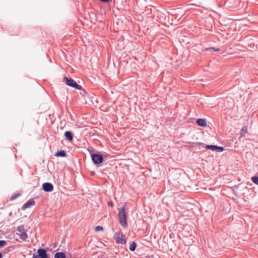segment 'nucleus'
Masks as SVG:
<instances>
[{"mask_svg":"<svg viewBox=\"0 0 258 258\" xmlns=\"http://www.w3.org/2000/svg\"><path fill=\"white\" fill-rule=\"evenodd\" d=\"M42 189L45 192H51L53 190L54 186L50 182H44L42 185Z\"/></svg>","mask_w":258,"mask_h":258,"instance_id":"0eeeda50","label":"nucleus"},{"mask_svg":"<svg viewBox=\"0 0 258 258\" xmlns=\"http://www.w3.org/2000/svg\"><path fill=\"white\" fill-rule=\"evenodd\" d=\"M103 230V228L102 226H97L95 228V230L96 231H102Z\"/></svg>","mask_w":258,"mask_h":258,"instance_id":"6ab92c4d","label":"nucleus"},{"mask_svg":"<svg viewBox=\"0 0 258 258\" xmlns=\"http://www.w3.org/2000/svg\"><path fill=\"white\" fill-rule=\"evenodd\" d=\"M17 231L18 233L17 234L19 236V238L25 241L27 239L28 235L27 234V230L25 229L24 225H22L18 226Z\"/></svg>","mask_w":258,"mask_h":258,"instance_id":"7ed1b4c3","label":"nucleus"},{"mask_svg":"<svg viewBox=\"0 0 258 258\" xmlns=\"http://www.w3.org/2000/svg\"><path fill=\"white\" fill-rule=\"evenodd\" d=\"M91 154V157L92 162L95 165H98L102 163L103 161V157L102 155L99 153Z\"/></svg>","mask_w":258,"mask_h":258,"instance_id":"20e7f679","label":"nucleus"},{"mask_svg":"<svg viewBox=\"0 0 258 258\" xmlns=\"http://www.w3.org/2000/svg\"><path fill=\"white\" fill-rule=\"evenodd\" d=\"M100 2H102V3H107L108 2L110 1V0H100Z\"/></svg>","mask_w":258,"mask_h":258,"instance_id":"4be33fe9","label":"nucleus"},{"mask_svg":"<svg viewBox=\"0 0 258 258\" xmlns=\"http://www.w3.org/2000/svg\"><path fill=\"white\" fill-rule=\"evenodd\" d=\"M247 133V128L246 126H243L240 131V135L241 136H244Z\"/></svg>","mask_w":258,"mask_h":258,"instance_id":"4468645a","label":"nucleus"},{"mask_svg":"<svg viewBox=\"0 0 258 258\" xmlns=\"http://www.w3.org/2000/svg\"><path fill=\"white\" fill-rule=\"evenodd\" d=\"M211 49L214 50L215 51H219V49L218 48H215V47H210V48H207L205 49V50L206 51H209Z\"/></svg>","mask_w":258,"mask_h":258,"instance_id":"a211bd4d","label":"nucleus"},{"mask_svg":"<svg viewBox=\"0 0 258 258\" xmlns=\"http://www.w3.org/2000/svg\"><path fill=\"white\" fill-rule=\"evenodd\" d=\"M251 181L256 185H258V176H254L251 177Z\"/></svg>","mask_w":258,"mask_h":258,"instance_id":"dca6fc26","label":"nucleus"},{"mask_svg":"<svg viewBox=\"0 0 258 258\" xmlns=\"http://www.w3.org/2000/svg\"><path fill=\"white\" fill-rule=\"evenodd\" d=\"M21 196V194H19V193H17L16 194H15L14 195L12 196L10 199V201H13L15 199H16L17 198L19 197L20 196Z\"/></svg>","mask_w":258,"mask_h":258,"instance_id":"2eb2a0df","label":"nucleus"},{"mask_svg":"<svg viewBox=\"0 0 258 258\" xmlns=\"http://www.w3.org/2000/svg\"><path fill=\"white\" fill-rule=\"evenodd\" d=\"M114 238L117 243L123 244L126 243V240L125 239L124 235L123 234H120L118 232L115 233Z\"/></svg>","mask_w":258,"mask_h":258,"instance_id":"39448f33","label":"nucleus"},{"mask_svg":"<svg viewBox=\"0 0 258 258\" xmlns=\"http://www.w3.org/2000/svg\"><path fill=\"white\" fill-rule=\"evenodd\" d=\"M63 82L67 85L77 90H81L82 89V86L78 84L76 81L71 78L64 77L63 78Z\"/></svg>","mask_w":258,"mask_h":258,"instance_id":"f03ea898","label":"nucleus"},{"mask_svg":"<svg viewBox=\"0 0 258 258\" xmlns=\"http://www.w3.org/2000/svg\"><path fill=\"white\" fill-rule=\"evenodd\" d=\"M64 136L66 139L69 141H72L73 140V134L70 131H66L64 133Z\"/></svg>","mask_w":258,"mask_h":258,"instance_id":"9d476101","label":"nucleus"},{"mask_svg":"<svg viewBox=\"0 0 258 258\" xmlns=\"http://www.w3.org/2000/svg\"><path fill=\"white\" fill-rule=\"evenodd\" d=\"M125 205H124L119 209L118 213L119 223L123 228H126L127 226V216L125 211Z\"/></svg>","mask_w":258,"mask_h":258,"instance_id":"f257e3e1","label":"nucleus"},{"mask_svg":"<svg viewBox=\"0 0 258 258\" xmlns=\"http://www.w3.org/2000/svg\"><path fill=\"white\" fill-rule=\"evenodd\" d=\"M54 258H66L67 256L64 252H57L54 254Z\"/></svg>","mask_w":258,"mask_h":258,"instance_id":"f8f14e48","label":"nucleus"},{"mask_svg":"<svg viewBox=\"0 0 258 258\" xmlns=\"http://www.w3.org/2000/svg\"><path fill=\"white\" fill-rule=\"evenodd\" d=\"M0 258H3V254L0 252Z\"/></svg>","mask_w":258,"mask_h":258,"instance_id":"5701e85b","label":"nucleus"},{"mask_svg":"<svg viewBox=\"0 0 258 258\" xmlns=\"http://www.w3.org/2000/svg\"><path fill=\"white\" fill-rule=\"evenodd\" d=\"M137 246V243L135 241H133L131 243V244H130V246L129 247V249L131 251H134L136 249Z\"/></svg>","mask_w":258,"mask_h":258,"instance_id":"ddd939ff","label":"nucleus"},{"mask_svg":"<svg viewBox=\"0 0 258 258\" xmlns=\"http://www.w3.org/2000/svg\"><path fill=\"white\" fill-rule=\"evenodd\" d=\"M7 241L4 240H0V248L3 247L7 245Z\"/></svg>","mask_w":258,"mask_h":258,"instance_id":"f3484780","label":"nucleus"},{"mask_svg":"<svg viewBox=\"0 0 258 258\" xmlns=\"http://www.w3.org/2000/svg\"><path fill=\"white\" fill-rule=\"evenodd\" d=\"M205 148L207 150H211L213 151H216L217 152H222L224 151V148L221 146H218L214 145H206Z\"/></svg>","mask_w":258,"mask_h":258,"instance_id":"423d86ee","label":"nucleus"},{"mask_svg":"<svg viewBox=\"0 0 258 258\" xmlns=\"http://www.w3.org/2000/svg\"><path fill=\"white\" fill-rule=\"evenodd\" d=\"M196 122L197 124L202 127H205L207 126L206 119L205 118H198Z\"/></svg>","mask_w":258,"mask_h":258,"instance_id":"1a4fd4ad","label":"nucleus"},{"mask_svg":"<svg viewBox=\"0 0 258 258\" xmlns=\"http://www.w3.org/2000/svg\"><path fill=\"white\" fill-rule=\"evenodd\" d=\"M197 146H199V148L200 149L201 147H205V146H204L205 144L203 143H201V142H198V143H195Z\"/></svg>","mask_w":258,"mask_h":258,"instance_id":"aec40b11","label":"nucleus"},{"mask_svg":"<svg viewBox=\"0 0 258 258\" xmlns=\"http://www.w3.org/2000/svg\"><path fill=\"white\" fill-rule=\"evenodd\" d=\"M107 205L109 207H112L113 206V202L112 201H108L107 202Z\"/></svg>","mask_w":258,"mask_h":258,"instance_id":"412c9836","label":"nucleus"},{"mask_svg":"<svg viewBox=\"0 0 258 258\" xmlns=\"http://www.w3.org/2000/svg\"><path fill=\"white\" fill-rule=\"evenodd\" d=\"M35 204V202L33 200H30L23 205L22 209L23 210H25V209L30 208L31 206L34 205Z\"/></svg>","mask_w":258,"mask_h":258,"instance_id":"6e6552de","label":"nucleus"},{"mask_svg":"<svg viewBox=\"0 0 258 258\" xmlns=\"http://www.w3.org/2000/svg\"><path fill=\"white\" fill-rule=\"evenodd\" d=\"M55 156L56 157H65L67 156V155L65 151L61 150L57 151L55 153Z\"/></svg>","mask_w":258,"mask_h":258,"instance_id":"9b49d317","label":"nucleus"}]
</instances>
